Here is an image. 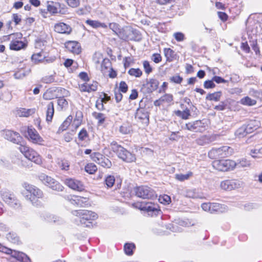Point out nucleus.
<instances>
[{
	"label": "nucleus",
	"instance_id": "f257e3e1",
	"mask_svg": "<svg viewBox=\"0 0 262 262\" xmlns=\"http://www.w3.org/2000/svg\"><path fill=\"white\" fill-rule=\"evenodd\" d=\"M110 146L111 150L116 153L118 157L123 161L127 162H133L136 160V157L134 155L118 144L116 142H112Z\"/></svg>",
	"mask_w": 262,
	"mask_h": 262
},
{
	"label": "nucleus",
	"instance_id": "f03ea898",
	"mask_svg": "<svg viewBox=\"0 0 262 262\" xmlns=\"http://www.w3.org/2000/svg\"><path fill=\"white\" fill-rule=\"evenodd\" d=\"M73 214L79 216L80 224L84 227H91L93 226L92 221L97 219V214L91 211L79 210L74 211Z\"/></svg>",
	"mask_w": 262,
	"mask_h": 262
},
{
	"label": "nucleus",
	"instance_id": "7ed1b4c3",
	"mask_svg": "<svg viewBox=\"0 0 262 262\" xmlns=\"http://www.w3.org/2000/svg\"><path fill=\"white\" fill-rule=\"evenodd\" d=\"M134 205L136 208L147 212L150 216H157L161 212L159 205L151 202H138Z\"/></svg>",
	"mask_w": 262,
	"mask_h": 262
},
{
	"label": "nucleus",
	"instance_id": "20e7f679",
	"mask_svg": "<svg viewBox=\"0 0 262 262\" xmlns=\"http://www.w3.org/2000/svg\"><path fill=\"white\" fill-rule=\"evenodd\" d=\"M18 148L24 156L29 160L37 164H40L42 163L41 157L33 149L22 144L20 145Z\"/></svg>",
	"mask_w": 262,
	"mask_h": 262
},
{
	"label": "nucleus",
	"instance_id": "39448f33",
	"mask_svg": "<svg viewBox=\"0 0 262 262\" xmlns=\"http://www.w3.org/2000/svg\"><path fill=\"white\" fill-rule=\"evenodd\" d=\"M235 162L229 159L214 160L212 163L214 169L219 171H227L235 168Z\"/></svg>",
	"mask_w": 262,
	"mask_h": 262
},
{
	"label": "nucleus",
	"instance_id": "423d86ee",
	"mask_svg": "<svg viewBox=\"0 0 262 262\" xmlns=\"http://www.w3.org/2000/svg\"><path fill=\"white\" fill-rule=\"evenodd\" d=\"M1 198L3 201L11 208L17 209L21 207L19 201L13 193L10 191L6 190H2Z\"/></svg>",
	"mask_w": 262,
	"mask_h": 262
},
{
	"label": "nucleus",
	"instance_id": "0eeeda50",
	"mask_svg": "<svg viewBox=\"0 0 262 262\" xmlns=\"http://www.w3.org/2000/svg\"><path fill=\"white\" fill-rule=\"evenodd\" d=\"M39 180L45 185L53 190L61 191L63 187L57 181L45 173H40L38 176Z\"/></svg>",
	"mask_w": 262,
	"mask_h": 262
},
{
	"label": "nucleus",
	"instance_id": "6e6552de",
	"mask_svg": "<svg viewBox=\"0 0 262 262\" xmlns=\"http://www.w3.org/2000/svg\"><path fill=\"white\" fill-rule=\"evenodd\" d=\"M134 192L136 195L143 199H152L157 196L155 191L147 186L136 187L134 188Z\"/></svg>",
	"mask_w": 262,
	"mask_h": 262
},
{
	"label": "nucleus",
	"instance_id": "1a4fd4ad",
	"mask_svg": "<svg viewBox=\"0 0 262 262\" xmlns=\"http://www.w3.org/2000/svg\"><path fill=\"white\" fill-rule=\"evenodd\" d=\"M231 150L232 149L227 146L212 148L208 152V157L212 159L227 157L231 154Z\"/></svg>",
	"mask_w": 262,
	"mask_h": 262
},
{
	"label": "nucleus",
	"instance_id": "9d476101",
	"mask_svg": "<svg viewBox=\"0 0 262 262\" xmlns=\"http://www.w3.org/2000/svg\"><path fill=\"white\" fill-rule=\"evenodd\" d=\"M203 210L213 213L215 212H223L227 210V207L219 203H204L201 205Z\"/></svg>",
	"mask_w": 262,
	"mask_h": 262
},
{
	"label": "nucleus",
	"instance_id": "9b49d317",
	"mask_svg": "<svg viewBox=\"0 0 262 262\" xmlns=\"http://www.w3.org/2000/svg\"><path fill=\"white\" fill-rule=\"evenodd\" d=\"M26 137L34 144L43 145L45 141L43 138L39 135L37 131L32 127H27V135H25Z\"/></svg>",
	"mask_w": 262,
	"mask_h": 262
},
{
	"label": "nucleus",
	"instance_id": "f8f14e48",
	"mask_svg": "<svg viewBox=\"0 0 262 262\" xmlns=\"http://www.w3.org/2000/svg\"><path fill=\"white\" fill-rule=\"evenodd\" d=\"M242 185V182L238 180H225L221 182L220 187L222 190L231 191L240 188Z\"/></svg>",
	"mask_w": 262,
	"mask_h": 262
},
{
	"label": "nucleus",
	"instance_id": "ddd939ff",
	"mask_svg": "<svg viewBox=\"0 0 262 262\" xmlns=\"http://www.w3.org/2000/svg\"><path fill=\"white\" fill-rule=\"evenodd\" d=\"M3 136L7 140H9L15 144H21L23 138L17 132L11 130H6L3 132Z\"/></svg>",
	"mask_w": 262,
	"mask_h": 262
},
{
	"label": "nucleus",
	"instance_id": "4468645a",
	"mask_svg": "<svg viewBox=\"0 0 262 262\" xmlns=\"http://www.w3.org/2000/svg\"><path fill=\"white\" fill-rule=\"evenodd\" d=\"M205 125L201 120H196L186 123L185 128L195 132H202L205 129Z\"/></svg>",
	"mask_w": 262,
	"mask_h": 262
},
{
	"label": "nucleus",
	"instance_id": "2eb2a0df",
	"mask_svg": "<svg viewBox=\"0 0 262 262\" xmlns=\"http://www.w3.org/2000/svg\"><path fill=\"white\" fill-rule=\"evenodd\" d=\"M64 182L66 185L73 190L81 191L84 189L83 184L80 181L75 179H66Z\"/></svg>",
	"mask_w": 262,
	"mask_h": 262
},
{
	"label": "nucleus",
	"instance_id": "dca6fc26",
	"mask_svg": "<svg viewBox=\"0 0 262 262\" xmlns=\"http://www.w3.org/2000/svg\"><path fill=\"white\" fill-rule=\"evenodd\" d=\"M133 32L134 31L131 28L126 27L120 29L117 33V35L120 38L124 40H132L133 39L132 35Z\"/></svg>",
	"mask_w": 262,
	"mask_h": 262
},
{
	"label": "nucleus",
	"instance_id": "f3484780",
	"mask_svg": "<svg viewBox=\"0 0 262 262\" xmlns=\"http://www.w3.org/2000/svg\"><path fill=\"white\" fill-rule=\"evenodd\" d=\"M79 88L82 92L91 93L97 91L98 89V83L93 81L92 83H84L79 84Z\"/></svg>",
	"mask_w": 262,
	"mask_h": 262
},
{
	"label": "nucleus",
	"instance_id": "a211bd4d",
	"mask_svg": "<svg viewBox=\"0 0 262 262\" xmlns=\"http://www.w3.org/2000/svg\"><path fill=\"white\" fill-rule=\"evenodd\" d=\"M9 254L20 262H31L29 257L23 252L11 249V252Z\"/></svg>",
	"mask_w": 262,
	"mask_h": 262
},
{
	"label": "nucleus",
	"instance_id": "6ab92c4d",
	"mask_svg": "<svg viewBox=\"0 0 262 262\" xmlns=\"http://www.w3.org/2000/svg\"><path fill=\"white\" fill-rule=\"evenodd\" d=\"M159 85V82L157 79H150L147 80L146 83L143 85V88L146 89V92L150 93L155 91Z\"/></svg>",
	"mask_w": 262,
	"mask_h": 262
},
{
	"label": "nucleus",
	"instance_id": "aec40b11",
	"mask_svg": "<svg viewBox=\"0 0 262 262\" xmlns=\"http://www.w3.org/2000/svg\"><path fill=\"white\" fill-rule=\"evenodd\" d=\"M54 30L59 33L70 34L72 31L71 28L63 23L57 24L54 26Z\"/></svg>",
	"mask_w": 262,
	"mask_h": 262
},
{
	"label": "nucleus",
	"instance_id": "412c9836",
	"mask_svg": "<svg viewBox=\"0 0 262 262\" xmlns=\"http://www.w3.org/2000/svg\"><path fill=\"white\" fill-rule=\"evenodd\" d=\"M25 187L26 190L33 196L37 198H41L42 197L43 193L42 191L35 186L25 184Z\"/></svg>",
	"mask_w": 262,
	"mask_h": 262
},
{
	"label": "nucleus",
	"instance_id": "4be33fe9",
	"mask_svg": "<svg viewBox=\"0 0 262 262\" xmlns=\"http://www.w3.org/2000/svg\"><path fill=\"white\" fill-rule=\"evenodd\" d=\"M66 48L70 52L78 54L81 52L80 45L76 41H70L66 43Z\"/></svg>",
	"mask_w": 262,
	"mask_h": 262
},
{
	"label": "nucleus",
	"instance_id": "5701e85b",
	"mask_svg": "<svg viewBox=\"0 0 262 262\" xmlns=\"http://www.w3.org/2000/svg\"><path fill=\"white\" fill-rule=\"evenodd\" d=\"M148 113L145 108L140 107L137 109L136 113V118L138 119L145 121V122L148 121Z\"/></svg>",
	"mask_w": 262,
	"mask_h": 262
},
{
	"label": "nucleus",
	"instance_id": "b1692460",
	"mask_svg": "<svg viewBox=\"0 0 262 262\" xmlns=\"http://www.w3.org/2000/svg\"><path fill=\"white\" fill-rule=\"evenodd\" d=\"M26 44L18 40H12L10 43V49L12 50H19L26 47Z\"/></svg>",
	"mask_w": 262,
	"mask_h": 262
},
{
	"label": "nucleus",
	"instance_id": "393cba45",
	"mask_svg": "<svg viewBox=\"0 0 262 262\" xmlns=\"http://www.w3.org/2000/svg\"><path fill=\"white\" fill-rule=\"evenodd\" d=\"M111 62L108 58H104L101 61L100 71L103 75H106L111 68Z\"/></svg>",
	"mask_w": 262,
	"mask_h": 262
},
{
	"label": "nucleus",
	"instance_id": "a878e982",
	"mask_svg": "<svg viewBox=\"0 0 262 262\" xmlns=\"http://www.w3.org/2000/svg\"><path fill=\"white\" fill-rule=\"evenodd\" d=\"M245 126L249 133L250 134L258 128L260 124L258 121L254 120L250 121L248 124Z\"/></svg>",
	"mask_w": 262,
	"mask_h": 262
},
{
	"label": "nucleus",
	"instance_id": "bb28decb",
	"mask_svg": "<svg viewBox=\"0 0 262 262\" xmlns=\"http://www.w3.org/2000/svg\"><path fill=\"white\" fill-rule=\"evenodd\" d=\"M54 114V104L53 102H50L47 105V110L46 111V120L48 122H51Z\"/></svg>",
	"mask_w": 262,
	"mask_h": 262
},
{
	"label": "nucleus",
	"instance_id": "cd10ccee",
	"mask_svg": "<svg viewBox=\"0 0 262 262\" xmlns=\"http://www.w3.org/2000/svg\"><path fill=\"white\" fill-rule=\"evenodd\" d=\"M213 140V138L209 135H204L198 138L196 141L200 145H204L209 144Z\"/></svg>",
	"mask_w": 262,
	"mask_h": 262
},
{
	"label": "nucleus",
	"instance_id": "c85d7f7f",
	"mask_svg": "<svg viewBox=\"0 0 262 262\" xmlns=\"http://www.w3.org/2000/svg\"><path fill=\"white\" fill-rule=\"evenodd\" d=\"M47 10L51 14L58 13V7H60L59 3H54L53 2H48Z\"/></svg>",
	"mask_w": 262,
	"mask_h": 262
},
{
	"label": "nucleus",
	"instance_id": "c756f323",
	"mask_svg": "<svg viewBox=\"0 0 262 262\" xmlns=\"http://www.w3.org/2000/svg\"><path fill=\"white\" fill-rule=\"evenodd\" d=\"M34 108L26 109L21 108L17 111V114L20 117H28L35 113Z\"/></svg>",
	"mask_w": 262,
	"mask_h": 262
},
{
	"label": "nucleus",
	"instance_id": "7c9ffc66",
	"mask_svg": "<svg viewBox=\"0 0 262 262\" xmlns=\"http://www.w3.org/2000/svg\"><path fill=\"white\" fill-rule=\"evenodd\" d=\"M163 51L167 61L171 62L175 59L174 52L170 48H164Z\"/></svg>",
	"mask_w": 262,
	"mask_h": 262
},
{
	"label": "nucleus",
	"instance_id": "2f4dec72",
	"mask_svg": "<svg viewBox=\"0 0 262 262\" xmlns=\"http://www.w3.org/2000/svg\"><path fill=\"white\" fill-rule=\"evenodd\" d=\"M86 24L93 28H107V26L104 23H101L98 20H93L91 19H88L86 21Z\"/></svg>",
	"mask_w": 262,
	"mask_h": 262
},
{
	"label": "nucleus",
	"instance_id": "473e14b6",
	"mask_svg": "<svg viewBox=\"0 0 262 262\" xmlns=\"http://www.w3.org/2000/svg\"><path fill=\"white\" fill-rule=\"evenodd\" d=\"M222 95V93L221 91L210 93L206 96V99L210 101H218L220 100Z\"/></svg>",
	"mask_w": 262,
	"mask_h": 262
},
{
	"label": "nucleus",
	"instance_id": "72a5a7b5",
	"mask_svg": "<svg viewBox=\"0 0 262 262\" xmlns=\"http://www.w3.org/2000/svg\"><path fill=\"white\" fill-rule=\"evenodd\" d=\"M41 217L43 218L45 220L49 222L56 223L59 221V217H58L57 216L50 214L48 213H42Z\"/></svg>",
	"mask_w": 262,
	"mask_h": 262
},
{
	"label": "nucleus",
	"instance_id": "f704fd0d",
	"mask_svg": "<svg viewBox=\"0 0 262 262\" xmlns=\"http://www.w3.org/2000/svg\"><path fill=\"white\" fill-rule=\"evenodd\" d=\"M249 133L247 130V127L245 125H243L236 130L235 135L236 137L241 138L246 136Z\"/></svg>",
	"mask_w": 262,
	"mask_h": 262
},
{
	"label": "nucleus",
	"instance_id": "c9c22d12",
	"mask_svg": "<svg viewBox=\"0 0 262 262\" xmlns=\"http://www.w3.org/2000/svg\"><path fill=\"white\" fill-rule=\"evenodd\" d=\"M6 237L9 241L12 243L17 244L19 243V237L15 232H10L7 234Z\"/></svg>",
	"mask_w": 262,
	"mask_h": 262
},
{
	"label": "nucleus",
	"instance_id": "e433bc0d",
	"mask_svg": "<svg viewBox=\"0 0 262 262\" xmlns=\"http://www.w3.org/2000/svg\"><path fill=\"white\" fill-rule=\"evenodd\" d=\"M73 119V117L72 116H69L67 119L63 121V122L62 123V124L60 126L58 131L59 132H62L63 130H65L67 129L68 126L70 125V124L72 122Z\"/></svg>",
	"mask_w": 262,
	"mask_h": 262
},
{
	"label": "nucleus",
	"instance_id": "4c0bfd02",
	"mask_svg": "<svg viewBox=\"0 0 262 262\" xmlns=\"http://www.w3.org/2000/svg\"><path fill=\"white\" fill-rule=\"evenodd\" d=\"M235 167L245 168L250 167L251 162L246 159H242L239 160L237 162H235Z\"/></svg>",
	"mask_w": 262,
	"mask_h": 262
},
{
	"label": "nucleus",
	"instance_id": "58836bf2",
	"mask_svg": "<svg viewBox=\"0 0 262 262\" xmlns=\"http://www.w3.org/2000/svg\"><path fill=\"white\" fill-rule=\"evenodd\" d=\"M175 114L177 116L182 118L183 119H187L190 116V111L188 108H186L183 111H177L175 112Z\"/></svg>",
	"mask_w": 262,
	"mask_h": 262
},
{
	"label": "nucleus",
	"instance_id": "ea45409f",
	"mask_svg": "<svg viewBox=\"0 0 262 262\" xmlns=\"http://www.w3.org/2000/svg\"><path fill=\"white\" fill-rule=\"evenodd\" d=\"M42 54L43 53L40 52L39 53L33 54L31 57L32 60L35 63H37L40 61H43L45 58V55H43Z\"/></svg>",
	"mask_w": 262,
	"mask_h": 262
},
{
	"label": "nucleus",
	"instance_id": "a19ab883",
	"mask_svg": "<svg viewBox=\"0 0 262 262\" xmlns=\"http://www.w3.org/2000/svg\"><path fill=\"white\" fill-rule=\"evenodd\" d=\"M135 248V246L133 243H126L124 246V250L125 254L127 255H132L133 254V249Z\"/></svg>",
	"mask_w": 262,
	"mask_h": 262
},
{
	"label": "nucleus",
	"instance_id": "79ce46f5",
	"mask_svg": "<svg viewBox=\"0 0 262 262\" xmlns=\"http://www.w3.org/2000/svg\"><path fill=\"white\" fill-rule=\"evenodd\" d=\"M128 74L137 78L140 77L142 75V71L139 68H131L128 71Z\"/></svg>",
	"mask_w": 262,
	"mask_h": 262
},
{
	"label": "nucleus",
	"instance_id": "37998d69",
	"mask_svg": "<svg viewBox=\"0 0 262 262\" xmlns=\"http://www.w3.org/2000/svg\"><path fill=\"white\" fill-rule=\"evenodd\" d=\"M256 101L252 99L248 96H246L241 100V103L243 105L252 106L256 104Z\"/></svg>",
	"mask_w": 262,
	"mask_h": 262
},
{
	"label": "nucleus",
	"instance_id": "c03bdc74",
	"mask_svg": "<svg viewBox=\"0 0 262 262\" xmlns=\"http://www.w3.org/2000/svg\"><path fill=\"white\" fill-rule=\"evenodd\" d=\"M85 170L89 174H94L97 170V167L93 163H89L85 166Z\"/></svg>",
	"mask_w": 262,
	"mask_h": 262
},
{
	"label": "nucleus",
	"instance_id": "a18cd8bd",
	"mask_svg": "<svg viewBox=\"0 0 262 262\" xmlns=\"http://www.w3.org/2000/svg\"><path fill=\"white\" fill-rule=\"evenodd\" d=\"M192 175V173L191 172H189L186 174H175V178L180 181H184L188 180Z\"/></svg>",
	"mask_w": 262,
	"mask_h": 262
},
{
	"label": "nucleus",
	"instance_id": "49530a36",
	"mask_svg": "<svg viewBox=\"0 0 262 262\" xmlns=\"http://www.w3.org/2000/svg\"><path fill=\"white\" fill-rule=\"evenodd\" d=\"M115 182V178L114 176L108 175L105 179V184L108 188H111Z\"/></svg>",
	"mask_w": 262,
	"mask_h": 262
},
{
	"label": "nucleus",
	"instance_id": "de8ad7c7",
	"mask_svg": "<svg viewBox=\"0 0 262 262\" xmlns=\"http://www.w3.org/2000/svg\"><path fill=\"white\" fill-rule=\"evenodd\" d=\"M132 130V127L130 125L127 124H122L119 128V131L123 134H129Z\"/></svg>",
	"mask_w": 262,
	"mask_h": 262
},
{
	"label": "nucleus",
	"instance_id": "09e8293b",
	"mask_svg": "<svg viewBox=\"0 0 262 262\" xmlns=\"http://www.w3.org/2000/svg\"><path fill=\"white\" fill-rule=\"evenodd\" d=\"M91 157L93 161L99 164L103 158V156L99 152H94L91 155Z\"/></svg>",
	"mask_w": 262,
	"mask_h": 262
},
{
	"label": "nucleus",
	"instance_id": "8fccbe9b",
	"mask_svg": "<svg viewBox=\"0 0 262 262\" xmlns=\"http://www.w3.org/2000/svg\"><path fill=\"white\" fill-rule=\"evenodd\" d=\"M58 164L62 170H68L69 169L70 164L68 160H61L58 162Z\"/></svg>",
	"mask_w": 262,
	"mask_h": 262
},
{
	"label": "nucleus",
	"instance_id": "3c124183",
	"mask_svg": "<svg viewBox=\"0 0 262 262\" xmlns=\"http://www.w3.org/2000/svg\"><path fill=\"white\" fill-rule=\"evenodd\" d=\"M159 201L164 205H167L171 202V198L169 195L164 194L159 196Z\"/></svg>",
	"mask_w": 262,
	"mask_h": 262
},
{
	"label": "nucleus",
	"instance_id": "603ef678",
	"mask_svg": "<svg viewBox=\"0 0 262 262\" xmlns=\"http://www.w3.org/2000/svg\"><path fill=\"white\" fill-rule=\"evenodd\" d=\"M57 103L61 109L66 108L68 106V102L67 100L63 97H59L57 100Z\"/></svg>",
	"mask_w": 262,
	"mask_h": 262
},
{
	"label": "nucleus",
	"instance_id": "864d4df0",
	"mask_svg": "<svg viewBox=\"0 0 262 262\" xmlns=\"http://www.w3.org/2000/svg\"><path fill=\"white\" fill-rule=\"evenodd\" d=\"M99 164L102 167L107 168H110L112 166V163L111 161L104 156L103 158L102 159Z\"/></svg>",
	"mask_w": 262,
	"mask_h": 262
},
{
	"label": "nucleus",
	"instance_id": "5fc2aeb1",
	"mask_svg": "<svg viewBox=\"0 0 262 262\" xmlns=\"http://www.w3.org/2000/svg\"><path fill=\"white\" fill-rule=\"evenodd\" d=\"M93 116L98 120L100 124H102L105 121V117L102 113L95 112L93 114Z\"/></svg>",
	"mask_w": 262,
	"mask_h": 262
},
{
	"label": "nucleus",
	"instance_id": "6e6d98bb",
	"mask_svg": "<svg viewBox=\"0 0 262 262\" xmlns=\"http://www.w3.org/2000/svg\"><path fill=\"white\" fill-rule=\"evenodd\" d=\"M173 100V96L171 94H166L161 97L160 101H162L163 103H170Z\"/></svg>",
	"mask_w": 262,
	"mask_h": 262
},
{
	"label": "nucleus",
	"instance_id": "4d7b16f0",
	"mask_svg": "<svg viewBox=\"0 0 262 262\" xmlns=\"http://www.w3.org/2000/svg\"><path fill=\"white\" fill-rule=\"evenodd\" d=\"M186 196L190 198H201L200 194L195 192V190H188L186 191Z\"/></svg>",
	"mask_w": 262,
	"mask_h": 262
},
{
	"label": "nucleus",
	"instance_id": "13d9d810",
	"mask_svg": "<svg viewBox=\"0 0 262 262\" xmlns=\"http://www.w3.org/2000/svg\"><path fill=\"white\" fill-rule=\"evenodd\" d=\"M143 66L146 74H149L152 71V68L148 61H144Z\"/></svg>",
	"mask_w": 262,
	"mask_h": 262
},
{
	"label": "nucleus",
	"instance_id": "bf43d9fd",
	"mask_svg": "<svg viewBox=\"0 0 262 262\" xmlns=\"http://www.w3.org/2000/svg\"><path fill=\"white\" fill-rule=\"evenodd\" d=\"M64 1L72 8H76L80 4V0H64Z\"/></svg>",
	"mask_w": 262,
	"mask_h": 262
},
{
	"label": "nucleus",
	"instance_id": "052dcab7",
	"mask_svg": "<svg viewBox=\"0 0 262 262\" xmlns=\"http://www.w3.org/2000/svg\"><path fill=\"white\" fill-rule=\"evenodd\" d=\"M118 91H119L122 93H126L128 90V86L127 84L124 81H121L119 84V88L118 89H117Z\"/></svg>",
	"mask_w": 262,
	"mask_h": 262
},
{
	"label": "nucleus",
	"instance_id": "680f3d73",
	"mask_svg": "<svg viewBox=\"0 0 262 262\" xmlns=\"http://www.w3.org/2000/svg\"><path fill=\"white\" fill-rule=\"evenodd\" d=\"M72 204L76 205L78 200V195H68L66 198Z\"/></svg>",
	"mask_w": 262,
	"mask_h": 262
},
{
	"label": "nucleus",
	"instance_id": "e2e57ef3",
	"mask_svg": "<svg viewBox=\"0 0 262 262\" xmlns=\"http://www.w3.org/2000/svg\"><path fill=\"white\" fill-rule=\"evenodd\" d=\"M204 86L205 89H212L215 88V84L212 79L211 80H206L204 83Z\"/></svg>",
	"mask_w": 262,
	"mask_h": 262
},
{
	"label": "nucleus",
	"instance_id": "0e129e2a",
	"mask_svg": "<svg viewBox=\"0 0 262 262\" xmlns=\"http://www.w3.org/2000/svg\"><path fill=\"white\" fill-rule=\"evenodd\" d=\"M170 80L175 83L180 84L183 80V78L179 75H175L170 77Z\"/></svg>",
	"mask_w": 262,
	"mask_h": 262
},
{
	"label": "nucleus",
	"instance_id": "69168bd1",
	"mask_svg": "<svg viewBox=\"0 0 262 262\" xmlns=\"http://www.w3.org/2000/svg\"><path fill=\"white\" fill-rule=\"evenodd\" d=\"M151 60L155 63H158L162 60V57L160 54H153L151 57Z\"/></svg>",
	"mask_w": 262,
	"mask_h": 262
},
{
	"label": "nucleus",
	"instance_id": "338daca9",
	"mask_svg": "<svg viewBox=\"0 0 262 262\" xmlns=\"http://www.w3.org/2000/svg\"><path fill=\"white\" fill-rule=\"evenodd\" d=\"M78 199H77L78 200V201H77V205L78 206H83L85 205V204L87 203L88 201V198H87L82 197L80 196H78Z\"/></svg>",
	"mask_w": 262,
	"mask_h": 262
},
{
	"label": "nucleus",
	"instance_id": "774afa93",
	"mask_svg": "<svg viewBox=\"0 0 262 262\" xmlns=\"http://www.w3.org/2000/svg\"><path fill=\"white\" fill-rule=\"evenodd\" d=\"M87 137L88 133L86 129L84 128L81 129L78 134V138L81 141L84 140Z\"/></svg>",
	"mask_w": 262,
	"mask_h": 262
}]
</instances>
